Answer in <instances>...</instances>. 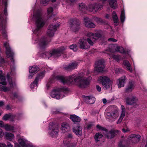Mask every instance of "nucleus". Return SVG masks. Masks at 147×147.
Wrapping results in <instances>:
<instances>
[{"label": "nucleus", "mask_w": 147, "mask_h": 147, "mask_svg": "<svg viewBox=\"0 0 147 147\" xmlns=\"http://www.w3.org/2000/svg\"><path fill=\"white\" fill-rule=\"evenodd\" d=\"M116 131L114 130H111L108 132H107V137L109 139H111L114 137Z\"/></svg>", "instance_id": "obj_34"}, {"label": "nucleus", "mask_w": 147, "mask_h": 147, "mask_svg": "<svg viewBox=\"0 0 147 147\" xmlns=\"http://www.w3.org/2000/svg\"><path fill=\"white\" fill-rule=\"evenodd\" d=\"M111 57L113 58L117 61H119L120 58V56L115 55H113Z\"/></svg>", "instance_id": "obj_47"}, {"label": "nucleus", "mask_w": 147, "mask_h": 147, "mask_svg": "<svg viewBox=\"0 0 147 147\" xmlns=\"http://www.w3.org/2000/svg\"><path fill=\"white\" fill-rule=\"evenodd\" d=\"M141 136L139 135L133 134L130 135L128 138V140L130 144L137 143L140 140Z\"/></svg>", "instance_id": "obj_15"}, {"label": "nucleus", "mask_w": 147, "mask_h": 147, "mask_svg": "<svg viewBox=\"0 0 147 147\" xmlns=\"http://www.w3.org/2000/svg\"><path fill=\"white\" fill-rule=\"evenodd\" d=\"M87 8L86 7L85 4L83 3H80L79 5V10L83 13H85L86 10H88Z\"/></svg>", "instance_id": "obj_33"}, {"label": "nucleus", "mask_w": 147, "mask_h": 147, "mask_svg": "<svg viewBox=\"0 0 147 147\" xmlns=\"http://www.w3.org/2000/svg\"><path fill=\"white\" fill-rule=\"evenodd\" d=\"M94 125L93 123H90L88 124L87 125V129H91Z\"/></svg>", "instance_id": "obj_50"}, {"label": "nucleus", "mask_w": 147, "mask_h": 147, "mask_svg": "<svg viewBox=\"0 0 147 147\" xmlns=\"http://www.w3.org/2000/svg\"><path fill=\"white\" fill-rule=\"evenodd\" d=\"M68 91V89L67 88L64 87L59 89L58 88L57 89H54L51 92L50 96L52 98L59 99L63 97L61 96L60 92H63L64 93H66Z\"/></svg>", "instance_id": "obj_9"}, {"label": "nucleus", "mask_w": 147, "mask_h": 147, "mask_svg": "<svg viewBox=\"0 0 147 147\" xmlns=\"http://www.w3.org/2000/svg\"><path fill=\"white\" fill-rule=\"evenodd\" d=\"M107 100L105 98H104L102 100L103 103L104 104H105L107 102Z\"/></svg>", "instance_id": "obj_61"}, {"label": "nucleus", "mask_w": 147, "mask_h": 147, "mask_svg": "<svg viewBox=\"0 0 147 147\" xmlns=\"http://www.w3.org/2000/svg\"><path fill=\"white\" fill-rule=\"evenodd\" d=\"M0 147H7V146L3 143H0Z\"/></svg>", "instance_id": "obj_54"}, {"label": "nucleus", "mask_w": 147, "mask_h": 147, "mask_svg": "<svg viewBox=\"0 0 147 147\" xmlns=\"http://www.w3.org/2000/svg\"><path fill=\"white\" fill-rule=\"evenodd\" d=\"M121 113L119 119L117 122V124L121 123L125 115V109L124 106L123 105H121Z\"/></svg>", "instance_id": "obj_26"}, {"label": "nucleus", "mask_w": 147, "mask_h": 147, "mask_svg": "<svg viewBox=\"0 0 147 147\" xmlns=\"http://www.w3.org/2000/svg\"><path fill=\"white\" fill-rule=\"evenodd\" d=\"M4 104V102L2 101H0V106H1L2 105H3Z\"/></svg>", "instance_id": "obj_62"}, {"label": "nucleus", "mask_w": 147, "mask_h": 147, "mask_svg": "<svg viewBox=\"0 0 147 147\" xmlns=\"http://www.w3.org/2000/svg\"><path fill=\"white\" fill-rule=\"evenodd\" d=\"M59 128L58 125L54 124L52 123H50L48 130L49 134L53 138H56L58 136Z\"/></svg>", "instance_id": "obj_8"}, {"label": "nucleus", "mask_w": 147, "mask_h": 147, "mask_svg": "<svg viewBox=\"0 0 147 147\" xmlns=\"http://www.w3.org/2000/svg\"><path fill=\"white\" fill-rule=\"evenodd\" d=\"M112 16L115 25V26H117L118 23V17L115 11L113 12Z\"/></svg>", "instance_id": "obj_35"}, {"label": "nucleus", "mask_w": 147, "mask_h": 147, "mask_svg": "<svg viewBox=\"0 0 147 147\" xmlns=\"http://www.w3.org/2000/svg\"><path fill=\"white\" fill-rule=\"evenodd\" d=\"M77 143V141L73 139L72 134H69L63 140V147H76Z\"/></svg>", "instance_id": "obj_5"}, {"label": "nucleus", "mask_w": 147, "mask_h": 147, "mask_svg": "<svg viewBox=\"0 0 147 147\" xmlns=\"http://www.w3.org/2000/svg\"><path fill=\"white\" fill-rule=\"evenodd\" d=\"M69 23L71 30L74 32L77 31L80 28V22L78 20L76 19H71L69 20Z\"/></svg>", "instance_id": "obj_11"}, {"label": "nucleus", "mask_w": 147, "mask_h": 147, "mask_svg": "<svg viewBox=\"0 0 147 147\" xmlns=\"http://www.w3.org/2000/svg\"><path fill=\"white\" fill-rule=\"evenodd\" d=\"M123 64L127 69L130 72H132V69L131 67V65L127 60L124 61Z\"/></svg>", "instance_id": "obj_30"}, {"label": "nucleus", "mask_w": 147, "mask_h": 147, "mask_svg": "<svg viewBox=\"0 0 147 147\" xmlns=\"http://www.w3.org/2000/svg\"><path fill=\"white\" fill-rule=\"evenodd\" d=\"M5 136L6 138L9 140H11L14 137L13 134L7 132L5 134Z\"/></svg>", "instance_id": "obj_36"}, {"label": "nucleus", "mask_w": 147, "mask_h": 147, "mask_svg": "<svg viewBox=\"0 0 147 147\" xmlns=\"http://www.w3.org/2000/svg\"><path fill=\"white\" fill-rule=\"evenodd\" d=\"M102 7V5L99 4H91L88 7L87 9L90 11L95 13L97 11L100 10Z\"/></svg>", "instance_id": "obj_14"}, {"label": "nucleus", "mask_w": 147, "mask_h": 147, "mask_svg": "<svg viewBox=\"0 0 147 147\" xmlns=\"http://www.w3.org/2000/svg\"><path fill=\"white\" fill-rule=\"evenodd\" d=\"M9 80V81L7 87L0 85V91L6 92L10 90L11 89L16 86V84L13 83L12 81Z\"/></svg>", "instance_id": "obj_13"}, {"label": "nucleus", "mask_w": 147, "mask_h": 147, "mask_svg": "<svg viewBox=\"0 0 147 147\" xmlns=\"http://www.w3.org/2000/svg\"><path fill=\"white\" fill-rule=\"evenodd\" d=\"M70 118L74 123L79 122L81 121L80 118L79 117L75 115H71Z\"/></svg>", "instance_id": "obj_28"}, {"label": "nucleus", "mask_w": 147, "mask_h": 147, "mask_svg": "<svg viewBox=\"0 0 147 147\" xmlns=\"http://www.w3.org/2000/svg\"><path fill=\"white\" fill-rule=\"evenodd\" d=\"M89 73L90 71L87 70L84 73H80L77 75L74 74L67 77L57 76L56 78L63 84L66 83L68 84L75 83L79 87L84 88L88 86L91 79L90 77H88L87 78L85 77V76H87Z\"/></svg>", "instance_id": "obj_2"}, {"label": "nucleus", "mask_w": 147, "mask_h": 147, "mask_svg": "<svg viewBox=\"0 0 147 147\" xmlns=\"http://www.w3.org/2000/svg\"><path fill=\"white\" fill-rule=\"evenodd\" d=\"M134 87V82L132 81L129 82L125 89V92L126 93H129L132 92Z\"/></svg>", "instance_id": "obj_25"}, {"label": "nucleus", "mask_w": 147, "mask_h": 147, "mask_svg": "<svg viewBox=\"0 0 147 147\" xmlns=\"http://www.w3.org/2000/svg\"><path fill=\"white\" fill-rule=\"evenodd\" d=\"M108 40L110 42H115L117 41V40L113 38H109L108 39Z\"/></svg>", "instance_id": "obj_49"}, {"label": "nucleus", "mask_w": 147, "mask_h": 147, "mask_svg": "<svg viewBox=\"0 0 147 147\" xmlns=\"http://www.w3.org/2000/svg\"><path fill=\"white\" fill-rule=\"evenodd\" d=\"M124 141H121L119 144V147H127L124 145Z\"/></svg>", "instance_id": "obj_48"}, {"label": "nucleus", "mask_w": 147, "mask_h": 147, "mask_svg": "<svg viewBox=\"0 0 147 147\" xmlns=\"http://www.w3.org/2000/svg\"><path fill=\"white\" fill-rule=\"evenodd\" d=\"M13 117L11 116L10 114H6L3 117V119L5 121L9 119V118H12Z\"/></svg>", "instance_id": "obj_43"}, {"label": "nucleus", "mask_w": 147, "mask_h": 147, "mask_svg": "<svg viewBox=\"0 0 147 147\" xmlns=\"http://www.w3.org/2000/svg\"><path fill=\"white\" fill-rule=\"evenodd\" d=\"M70 127L68 124L65 122L63 123L61 125V130L63 132H65L69 130Z\"/></svg>", "instance_id": "obj_31"}, {"label": "nucleus", "mask_w": 147, "mask_h": 147, "mask_svg": "<svg viewBox=\"0 0 147 147\" xmlns=\"http://www.w3.org/2000/svg\"><path fill=\"white\" fill-rule=\"evenodd\" d=\"M94 19L98 24H102L104 22V21L102 19L97 17H94Z\"/></svg>", "instance_id": "obj_42"}, {"label": "nucleus", "mask_w": 147, "mask_h": 147, "mask_svg": "<svg viewBox=\"0 0 147 147\" xmlns=\"http://www.w3.org/2000/svg\"><path fill=\"white\" fill-rule=\"evenodd\" d=\"M7 147H13V145L11 144L9 142H7Z\"/></svg>", "instance_id": "obj_57"}, {"label": "nucleus", "mask_w": 147, "mask_h": 147, "mask_svg": "<svg viewBox=\"0 0 147 147\" xmlns=\"http://www.w3.org/2000/svg\"><path fill=\"white\" fill-rule=\"evenodd\" d=\"M4 135V133L2 130L0 128V137H2Z\"/></svg>", "instance_id": "obj_53"}, {"label": "nucleus", "mask_w": 147, "mask_h": 147, "mask_svg": "<svg viewBox=\"0 0 147 147\" xmlns=\"http://www.w3.org/2000/svg\"><path fill=\"white\" fill-rule=\"evenodd\" d=\"M86 36L88 37L86 39L83 38L80 40L78 45L82 49H86L90 47V45H93L94 42L101 38L102 35L98 33H88Z\"/></svg>", "instance_id": "obj_3"}, {"label": "nucleus", "mask_w": 147, "mask_h": 147, "mask_svg": "<svg viewBox=\"0 0 147 147\" xmlns=\"http://www.w3.org/2000/svg\"><path fill=\"white\" fill-rule=\"evenodd\" d=\"M138 101L137 97L134 95H131L130 97L126 98V102L129 105H132L136 104Z\"/></svg>", "instance_id": "obj_18"}, {"label": "nucleus", "mask_w": 147, "mask_h": 147, "mask_svg": "<svg viewBox=\"0 0 147 147\" xmlns=\"http://www.w3.org/2000/svg\"><path fill=\"white\" fill-rule=\"evenodd\" d=\"M4 45L6 48L5 51L7 56L8 57H12L14 55V53L9 47V43L7 42H5Z\"/></svg>", "instance_id": "obj_17"}, {"label": "nucleus", "mask_w": 147, "mask_h": 147, "mask_svg": "<svg viewBox=\"0 0 147 147\" xmlns=\"http://www.w3.org/2000/svg\"><path fill=\"white\" fill-rule=\"evenodd\" d=\"M73 132L76 135L81 136L82 134V128L79 126L73 128Z\"/></svg>", "instance_id": "obj_27"}, {"label": "nucleus", "mask_w": 147, "mask_h": 147, "mask_svg": "<svg viewBox=\"0 0 147 147\" xmlns=\"http://www.w3.org/2000/svg\"><path fill=\"white\" fill-rule=\"evenodd\" d=\"M117 113L118 110L117 108L110 107L105 111V117L108 121H110L117 116Z\"/></svg>", "instance_id": "obj_6"}, {"label": "nucleus", "mask_w": 147, "mask_h": 147, "mask_svg": "<svg viewBox=\"0 0 147 147\" xmlns=\"http://www.w3.org/2000/svg\"><path fill=\"white\" fill-rule=\"evenodd\" d=\"M122 131H123L124 132V133H125V132H126L127 131V130H126L125 129H122Z\"/></svg>", "instance_id": "obj_64"}, {"label": "nucleus", "mask_w": 147, "mask_h": 147, "mask_svg": "<svg viewBox=\"0 0 147 147\" xmlns=\"http://www.w3.org/2000/svg\"><path fill=\"white\" fill-rule=\"evenodd\" d=\"M18 142L22 147H34L33 145L29 144L27 140L24 138H20Z\"/></svg>", "instance_id": "obj_20"}, {"label": "nucleus", "mask_w": 147, "mask_h": 147, "mask_svg": "<svg viewBox=\"0 0 147 147\" xmlns=\"http://www.w3.org/2000/svg\"><path fill=\"white\" fill-rule=\"evenodd\" d=\"M122 71V69H121L117 68L115 70V73L116 74H118L120 72Z\"/></svg>", "instance_id": "obj_51"}, {"label": "nucleus", "mask_w": 147, "mask_h": 147, "mask_svg": "<svg viewBox=\"0 0 147 147\" xmlns=\"http://www.w3.org/2000/svg\"><path fill=\"white\" fill-rule=\"evenodd\" d=\"M53 9L52 7H50L48 8L47 10L48 16L50 17L53 15Z\"/></svg>", "instance_id": "obj_40"}, {"label": "nucleus", "mask_w": 147, "mask_h": 147, "mask_svg": "<svg viewBox=\"0 0 147 147\" xmlns=\"http://www.w3.org/2000/svg\"><path fill=\"white\" fill-rule=\"evenodd\" d=\"M96 87L97 90L98 92H100L101 91V88L98 85H97L96 86Z\"/></svg>", "instance_id": "obj_52"}, {"label": "nucleus", "mask_w": 147, "mask_h": 147, "mask_svg": "<svg viewBox=\"0 0 147 147\" xmlns=\"http://www.w3.org/2000/svg\"><path fill=\"white\" fill-rule=\"evenodd\" d=\"M98 81L102 84L104 89L107 90L112 85V82L107 77L102 76H100L98 79Z\"/></svg>", "instance_id": "obj_7"}, {"label": "nucleus", "mask_w": 147, "mask_h": 147, "mask_svg": "<svg viewBox=\"0 0 147 147\" xmlns=\"http://www.w3.org/2000/svg\"><path fill=\"white\" fill-rule=\"evenodd\" d=\"M65 49L64 47H62L57 49L45 51L42 53L40 56L46 59H49L51 57L56 58L61 55Z\"/></svg>", "instance_id": "obj_4"}, {"label": "nucleus", "mask_w": 147, "mask_h": 147, "mask_svg": "<svg viewBox=\"0 0 147 147\" xmlns=\"http://www.w3.org/2000/svg\"><path fill=\"white\" fill-rule=\"evenodd\" d=\"M45 73V71H43L39 73L37 75L35 80L38 82L41 80L44 77Z\"/></svg>", "instance_id": "obj_29"}, {"label": "nucleus", "mask_w": 147, "mask_h": 147, "mask_svg": "<svg viewBox=\"0 0 147 147\" xmlns=\"http://www.w3.org/2000/svg\"><path fill=\"white\" fill-rule=\"evenodd\" d=\"M79 61H75L70 63L68 65H65L64 67V68L68 71L72 70L77 67Z\"/></svg>", "instance_id": "obj_16"}, {"label": "nucleus", "mask_w": 147, "mask_h": 147, "mask_svg": "<svg viewBox=\"0 0 147 147\" xmlns=\"http://www.w3.org/2000/svg\"><path fill=\"white\" fill-rule=\"evenodd\" d=\"M127 79L126 77L124 76L117 80V84L119 88H120L124 86L125 83V81Z\"/></svg>", "instance_id": "obj_22"}, {"label": "nucleus", "mask_w": 147, "mask_h": 147, "mask_svg": "<svg viewBox=\"0 0 147 147\" xmlns=\"http://www.w3.org/2000/svg\"><path fill=\"white\" fill-rule=\"evenodd\" d=\"M109 51L110 52L114 53L116 51L119 52L120 53L125 52L124 49L122 47L117 46L116 45H113L111 49H110Z\"/></svg>", "instance_id": "obj_21"}, {"label": "nucleus", "mask_w": 147, "mask_h": 147, "mask_svg": "<svg viewBox=\"0 0 147 147\" xmlns=\"http://www.w3.org/2000/svg\"><path fill=\"white\" fill-rule=\"evenodd\" d=\"M96 128L99 130L104 131L105 132H107V130L104 127H102L99 125H97L96 126Z\"/></svg>", "instance_id": "obj_45"}, {"label": "nucleus", "mask_w": 147, "mask_h": 147, "mask_svg": "<svg viewBox=\"0 0 147 147\" xmlns=\"http://www.w3.org/2000/svg\"><path fill=\"white\" fill-rule=\"evenodd\" d=\"M11 116L13 117V118H9V120H10V121H14V119L15 118V116L14 115H11Z\"/></svg>", "instance_id": "obj_55"}, {"label": "nucleus", "mask_w": 147, "mask_h": 147, "mask_svg": "<svg viewBox=\"0 0 147 147\" xmlns=\"http://www.w3.org/2000/svg\"><path fill=\"white\" fill-rule=\"evenodd\" d=\"M85 26L87 28H94L95 27V24L93 22L90 21L89 19L88 18H85L84 19Z\"/></svg>", "instance_id": "obj_24"}, {"label": "nucleus", "mask_w": 147, "mask_h": 147, "mask_svg": "<svg viewBox=\"0 0 147 147\" xmlns=\"http://www.w3.org/2000/svg\"><path fill=\"white\" fill-rule=\"evenodd\" d=\"M69 1L71 3L74 4L76 2L77 0H69Z\"/></svg>", "instance_id": "obj_56"}, {"label": "nucleus", "mask_w": 147, "mask_h": 147, "mask_svg": "<svg viewBox=\"0 0 147 147\" xmlns=\"http://www.w3.org/2000/svg\"><path fill=\"white\" fill-rule=\"evenodd\" d=\"M29 70L30 75L28 76V78L29 79H31L32 78L34 74L38 71L39 70V67L36 66H30L29 67Z\"/></svg>", "instance_id": "obj_19"}, {"label": "nucleus", "mask_w": 147, "mask_h": 147, "mask_svg": "<svg viewBox=\"0 0 147 147\" xmlns=\"http://www.w3.org/2000/svg\"><path fill=\"white\" fill-rule=\"evenodd\" d=\"M51 82H49L46 85V86H47V89H48L50 87V84H51Z\"/></svg>", "instance_id": "obj_60"}, {"label": "nucleus", "mask_w": 147, "mask_h": 147, "mask_svg": "<svg viewBox=\"0 0 147 147\" xmlns=\"http://www.w3.org/2000/svg\"><path fill=\"white\" fill-rule=\"evenodd\" d=\"M33 19L35 22L36 27L33 29L32 31L34 34L32 37L33 42L34 43H38L41 48L45 47L49 42L44 37L41 38L39 40L38 35L40 34L41 28L45 23V21L42 18V11L40 10H36V8L34 9Z\"/></svg>", "instance_id": "obj_1"}, {"label": "nucleus", "mask_w": 147, "mask_h": 147, "mask_svg": "<svg viewBox=\"0 0 147 147\" xmlns=\"http://www.w3.org/2000/svg\"><path fill=\"white\" fill-rule=\"evenodd\" d=\"M51 0H41L40 3L44 6L47 5Z\"/></svg>", "instance_id": "obj_44"}, {"label": "nucleus", "mask_w": 147, "mask_h": 147, "mask_svg": "<svg viewBox=\"0 0 147 147\" xmlns=\"http://www.w3.org/2000/svg\"><path fill=\"white\" fill-rule=\"evenodd\" d=\"M102 135L100 133H96L94 136V139L96 141V142L99 141L100 139L102 138Z\"/></svg>", "instance_id": "obj_37"}, {"label": "nucleus", "mask_w": 147, "mask_h": 147, "mask_svg": "<svg viewBox=\"0 0 147 147\" xmlns=\"http://www.w3.org/2000/svg\"><path fill=\"white\" fill-rule=\"evenodd\" d=\"M59 26V23H54L51 24L48 27L47 31V34L50 37H53L54 36L55 32Z\"/></svg>", "instance_id": "obj_10"}, {"label": "nucleus", "mask_w": 147, "mask_h": 147, "mask_svg": "<svg viewBox=\"0 0 147 147\" xmlns=\"http://www.w3.org/2000/svg\"><path fill=\"white\" fill-rule=\"evenodd\" d=\"M105 61L102 59L98 60L95 63L94 70L97 72L103 71L105 68Z\"/></svg>", "instance_id": "obj_12"}, {"label": "nucleus", "mask_w": 147, "mask_h": 147, "mask_svg": "<svg viewBox=\"0 0 147 147\" xmlns=\"http://www.w3.org/2000/svg\"><path fill=\"white\" fill-rule=\"evenodd\" d=\"M125 13L124 11L122 10L121 11L120 15V20L121 22H123L125 20Z\"/></svg>", "instance_id": "obj_41"}, {"label": "nucleus", "mask_w": 147, "mask_h": 147, "mask_svg": "<svg viewBox=\"0 0 147 147\" xmlns=\"http://www.w3.org/2000/svg\"><path fill=\"white\" fill-rule=\"evenodd\" d=\"M3 127L6 131H11L13 130L14 129V127L13 126L8 124L4 125Z\"/></svg>", "instance_id": "obj_38"}, {"label": "nucleus", "mask_w": 147, "mask_h": 147, "mask_svg": "<svg viewBox=\"0 0 147 147\" xmlns=\"http://www.w3.org/2000/svg\"><path fill=\"white\" fill-rule=\"evenodd\" d=\"M4 60L3 59H0V63L2 62H4Z\"/></svg>", "instance_id": "obj_63"}, {"label": "nucleus", "mask_w": 147, "mask_h": 147, "mask_svg": "<svg viewBox=\"0 0 147 147\" xmlns=\"http://www.w3.org/2000/svg\"><path fill=\"white\" fill-rule=\"evenodd\" d=\"M69 48L74 51H76L77 50V47L76 44H73L70 46Z\"/></svg>", "instance_id": "obj_46"}, {"label": "nucleus", "mask_w": 147, "mask_h": 147, "mask_svg": "<svg viewBox=\"0 0 147 147\" xmlns=\"http://www.w3.org/2000/svg\"><path fill=\"white\" fill-rule=\"evenodd\" d=\"M0 84L3 85H6V82L5 76L2 74V71H0Z\"/></svg>", "instance_id": "obj_32"}, {"label": "nucleus", "mask_w": 147, "mask_h": 147, "mask_svg": "<svg viewBox=\"0 0 147 147\" xmlns=\"http://www.w3.org/2000/svg\"><path fill=\"white\" fill-rule=\"evenodd\" d=\"M38 82L35 80L31 83L30 85V88L31 89L35 88L36 89L38 86Z\"/></svg>", "instance_id": "obj_39"}, {"label": "nucleus", "mask_w": 147, "mask_h": 147, "mask_svg": "<svg viewBox=\"0 0 147 147\" xmlns=\"http://www.w3.org/2000/svg\"><path fill=\"white\" fill-rule=\"evenodd\" d=\"M83 99L86 103L88 104H94L95 100V98L90 96H84Z\"/></svg>", "instance_id": "obj_23"}, {"label": "nucleus", "mask_w": 147, "mask_h": 147, "mask_svg": "<svg viewBox=\"0 0 147 147\" xmlns=\"http://www.w3.org/2000/svg\"><path fill=\"white\" fill-rule=\"evenodd\" d=\"M4 127V124L3 122L2 121H0V127Z\"/></svg>", "instance_id": "obj_58"}, {"label": "nucleus", "mask_w": 147, "mask_h": 147, "mask_svg": "<svg viewBox=\"0 0 147 147\" xmlns=\"http://www.w3.org/2000/svg\"><path fill=\"white\" fill-rule=\"evenodd\" d=\"M12 95L14 97V98H17L18 94H17L16 93H13Z\"/></svg>", "instance_id": "obj_59"}]
</instances>
